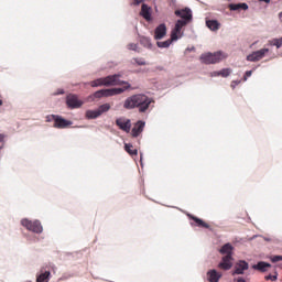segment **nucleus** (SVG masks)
Listing matches in <instances>:
<instances>
[{
    "instance_id": "obj_30",
    "label": "nucleus",
    "mask_w": 282,
    "mask_h": 282,
    "mask_svg": "<svg viewBox=\"0 0 282 282\" xmlns=\"http://www.w3.org/2000/svg\"><path fill=\"white\" fill-rule=\"evenodd\" d=\"M90 87H107L105 77H100L90 82Z\"/></svg>"
},
{
    "instance_id": "obj_54",
    "label": "nucleus",
    "mask_w": 282,
    "mask_h": 282,
    "mask_svg": "<svg viewBox=\"0 0 282 282\" xmlns=\"http://www.w3.org/2000/svg\"><path fill=\"white\" fill-rule=\"evenodd\" d=\"M26 282H32L31 280L26 281Z\"/></svg>"
},
{
    "instance_id": "obj_31",
    "label": "nucleus",
    "mask_w": 282,
    "mask_h": 282,
    "mask_svg": "<svg viewBox=\"0 0 282 282\" xmlns=\"http://www.w3.org/2000/svg\"><path fill=\"white\" fill-rule=\"evenodd\" d=\"M111 109V105L109 104H102L97 108V111H99V115L102 116V113H107Z\"/></svg>"
},
{
    "instance_id": "obj_52",
    "label": "nucleus",
    "mask_w": 282,
    "mask_h": 282,
    "mask_svg": "<svg viewBox=\"0 0 282 282\" xmlns=\"http://www.w3.org/2000/svg\"><path fill=\"white\" fill-rule=\"evenodd\" d=\"M61 279H67V276L64 275V276H62Z\"/></svg>"
},
{
    "instance_id": "obj_35",
    "label": "nucleus",
    "mask_w": 282,
    "mask_h": 282,
    "mask_svg": "<svg viewBox=\"0 0 282 282\" xmlns=\"http://www.w3.org/2000/svg\"><path fill=\"white\" fill-rule=\"evenodd\" d=\"M127 50H129L130 52H139L138 51V44H135V43H129L127 45Z\"/></svg>"
},
{
    "instance_id": "obj_38",
    "label": "nucleus",
    "mask_w": 282,
    "mask_h": 282,
    "mask_svg": "<svg viewBox=\"0 0 282 282\" xmlns=\"http://www.w3.org/2000/svg\"><path fill=\"white\" fill-rule=\"evenodd\" d=\"M279 261H282V256L281 254H276L271 257V262L272 263H279Z\"/></svg>"
},
{
    "instance_id": "obj_17",
    "label": "nucleus",
    "mask_w": 282,
    "mask_h": 282,
    "mask_svg": "<svg viewBox=\"0 0 282 282\" xmlns=\"http://www.w3.org/2000/svg\"><path fill=\"white\" fill-rule=\"evenodd\" d=\"M50 279H52V271L47 270L46 267H42L36 274V282H50Z\"/></svg>"
},
{
    "instance_id": "obj_26",
    "label": "nucleus",
    "mask_w": 282,
    "mask_h": 282,
    "mask_svg": "<svg viewBox=\"0 0 282 282\" xmlns=\"http://www.w3.org/2000/svg\"><path fill=\"white\" fill-rule=\"evenodd\" d=\"M250 7L246 2H239V3H230L229 10L231 12H237L238 10H249Z\"/></svg>"
},
{
    "instance_id": "obj_3",
    "label": "nucleus",
    "mask_w": 282,
    "mask_h": 282,
    "mask_svg": "<svg viewBox=\"0 0 282 282\" xmlns=\"http://www.w3.org/2000/svg\"><path fill=\"white\" fill-rule=\"evenodd\" d=\"M46 122H54V129H67V127H72V124H74V121L59 115H47Z\"/></svg>"
},
{
    "instance_id": "obj_40",
    "label": "nucleus",
    "mask_w": 282,
    "mask_h": 282,
    "mask_svg": "<svg viewBox=\"0 0 282 282\" xmlns=\"http://www.w3.org/2000/svg\"><path fill=\"white\" fill-rule=\"evenodd\" d=\"M64 94H65V89L58 88V89L53 94V96H63Z\"/></svg>"
},
{
    "instance_id": "obj_15",
    "label": "nucleus",
    "mask_w": 282,
    "mask_h": 282,
    "mask_svg": "<svg viewBox=\"0 0 282 282\" xmlns=\"http://www.w3.org/2000/svg\"><path fill=\"white\" fill-rule=\"evenodd\" d=\"M140 17L148 22L153 21V9L151 6L143 3L141 7Z\"/></svg>"
},
{
    "instance_id": "obj_43",
    "label": "nucleus",
    "mask_w": 282,
    "mask_h": 282,
    "mask_svg": "<svg viewBox=\"0 0 282 282\" xmlns=\"http://www.w3.org/2000/svg\"><path fill=\"white\" fill-rule=\"evenodd\" d=\"M186 52H195V46L187 47V48L185 50V54H186Z\"/></svg>"
},
{
    "instance_id": "obj_24",
    "label": "nucleus",
    "mask_w": 282,
    "mask_h": 282,
    "mask_svg": "<svg viewBox=\"0 0 282 282\" xmlns=\"http://www.w3.org/2000/svg\"><path fill=\"white\" fill-rule=\"evenodd\" d=\"M268 268H272V264L265 261H258L252 265V269L258 270V272H268Z\"/></svg>"
},
{
    "instance_id": "obj_46",
    "label": "nucleus",
    "mask_w": 282,
    "mask_h": 282,
    "mask_svg": "<svg viewBox=\"0 0 282 282\" xmlns=\"http://www.w3.org/2000/svg\"><path fill=\"white\" fill-rule=\"evenodd\" d=\"M260 3H270V0H258Z\"/></svg>"
},
{
    "instance_id": "obj_45",
    "label": "nucleus",
    "mask_w": 282,
    "mask_h": 282,
    "mask_svg": "<svg viewBox=\"0 0 282 282\" xmlns=\"http://www.w3.org/2000/svg\"><path fill=\"white\" fill-rule=\"evenodd\" d=\"M115 76H117V80H120V78H122V74L120 73L115 74Z\"/></svg>"
},
{
    "instance_id": "obj_10",
    "label": "nucleus",
    "mask_w": 282,
    "mask_h": 282,
    "mask_svg": "<svg viewBox=\"0 0 282 282\" xmlns=\"http://www.w3.org/2000/svg\"><path fill=\"white\" fill-rule=\"evenodd\" d=\"M119 85H123L122 87L108 88L109 95L111 96H120V94H124V91H129V89H133L131 84L127 80L121 82Z\"/></svg>"
},
{
    "instance_id": "obj_7",
    "label": "nucleus",
    "mask_w": 282,
    "mask_h": 282,
    "mask_svg": "<svg viewBox=\"0 0 282 282\" xmlns=\"http://www.w3.org/2000/svg\"><path fill=\"white\" fill-rule=\"evenodd\" d=\"M174 14L175 17L181 18L176 21H185L186 25H188L189 23H193V10L188 7H185L184 9L175 10Z\"/></svg>"
},
{
    "instance_id": "obj_4",
    "label": "nucleus",
    "mask_w": 282,
    "mask_h": 282,
    "mask_svg": "<svg viewBox=\"0 0 282 282\" xmlns=\"http://www.w3.org/2000/svg\"><path fill=\"white\" fill-rule=\"evenodd\" d=\"M20 224L29 232H34V235H42L43 232V224L39 219L30 220L29 218H22Z\"/></svg>"
},
{
    "instance_id": "obj_53",
    "label": "nucleus",
    "mask_w": 282,
    "mask_h": 282,
    "mask_svg": "<svg viewBox=\"0 0 282 282\" xmlns=\"http://www.w3.org/2000/svg\"><path fill=\"white\" fill-rule=\"evenodd\" d=\"M280 41H282V36L280 37Z\"/></svg>"
},
{
    "instance_id": "obj_42",
    "label": "nucleus",
    "mask_w": 282,
    "mask_h": 282,
    "mask_svg": "<svg viewBox=\"0 0 282 282\" xmlns=\"http://www.w3.org/2000/svg\"><path fill=\"white\" fill-rule=\"evenodd\" d=\"M140 3H144V0H133L132 6H140Z\"/></svg>"
},
{
    "instance_id": "obj_23",
    "label": "nucleus",
    "mask_w": 282,
    "mask_h": 282,
    "mask_svg": "<svg viewBox=\"0 0 282 282\" xmlns=\"http://www.w3.org/2000/svg\"><path fill=\"white\" fill-rule=\"evenodd\" d=\"M230 74H232V69L231 68H223L220 70H214L210 73V77L212 78H217L219 76H221V78H228V76H230Z\"/></svg>"
},
{
    "instance_id": "obj_16",
    "label": "nucleus",
    "mask_w": 282,
    "mask_h": 282,
    "mask_svg": "<svg viewBox=\"0 0 282 282\" xmlns=\"http://www.w3.org/2000/svg\"><path fill=\"white\" fill-rule=\"evenodd\" d=\"M144 127H147V121L138 120L131 129L132 138H140V134L144 131Z\"/></svg>"
},
{
    "instance_id": "obj_36",
    "label": "nucleus",
    "mask_w": 282,
    "mask_h": 282,
    "mask_svg": "<svg viewBox=\"0 0 282 282\" xmlns=\"http://www.w3.org/2000/svg\"><path fill=\"white\" fill-rule=\"evenodd\" d=\"M256 69H257V67H253L251 70H246L242 79L245 82L248 80V78H250V76H252V72H254Z\"/></svg>"
},
{
    "instance_id": "obj_2",
    "label": "nucleus",
    "mask_w": 282,
    "mask_h": 282,
    "mask_svg": "<svg viewBox=\"0 0 282 282\" xmlns=\"http://www.w3.org/2000/svg\"><path fill=\"white\" fill-rule=\"evenodd\" d=\"M198 59L202 65H217V63H221V61H224V52H205L200 54Z\"/></svg>"
},
{
    "instance_id": "obj_5",
    "label": "nucleus",
    "mask_w": 282,
    "mask_h": 282,
    "mask_svg": "<svg viewBox=\"0 0 282 282\" xmlns=\"http://www.w3.org/2000/svg\"><path fill=\"white\" fill-rule=\"evenodd\" d=\"M186 21L184 20H176L174 28L172 29L170 33V39L174 42L177 43L180 39L184 36V28H186Z\"/></svg>"
},
{
    "instance_id": "obj_39",
    "label": "nucleus",
    "mask_w": 282,
    "mask_h": 282,
    "mask_svg": "<svg viewBox=\"0 0 282 282\" xmlns=\"http://www.w3.org/2000/svg\"><path fill=\"white\" fill-rule=\"evenodd\" d=\"M238 85H241V79L232 80L230 87L231 89H237Z\"/></svg>"
},
{
    "instance_id": "obj_29",
    "label": "nucleus",
    "mask_w": 282,
    "mask_h": 282,
    "mask_svg": "<svg viewBox=\"0 0 282 282\" xmlns=\"http://www.w3.org/2000/svg\"><path fill=\"white\" fill-rule=\"evenodd\" d=\"M123 149L128 155H131V158H135L138 155V149H133L132 143H124Z\"/></svg>"
},
{
    "instance_id": "obj_22",
    "label": "nucleus",
    "mask_w": 282,
    "mask_h": 282,
    "mask_svg": "<svg viewBox=\"0 0 282 282\" xmlns=\"http://www.w3.org/2000/svg\"><path fill=\"white\" fill-rule=\"evenodd\" d=\"M106 80V87H118L123 80L118 79L117 75H108L105 77Z\"/></svg>"
},
{
    "instance_id": "obj_19",
    "label": "nucleus",
    "mask_w": 282,
    "mask_h": 282,
    "mask_svg": "<svg viewBox=\"0 0 282 282\" xmlns=\"http://www.w3.org/2000/svg\"><path fill=\"white\" fill-rule=\"evenodd\" d=\"M221 276H224V274L217 269H209L206 272V278L208 282H219L221 280Z\"/></svg>"
},
{
    "instance_id": "obj_34",
    "label": "nucleus",
    "mask_w": 282,
    "mask_h": 282,
    "mask_svg": "<svg viewBox=\"0 0 282 282\" xmlns=\"http://www.w3.org/2000/svg\"><path fill=\"white\" fill-rule=\"evenodd\" d=\"M265 281H278L279 280V272L274 271V274H268L264 276Z\"/></svg>"
},
{
    "instance_id": "obj_6",
    "label": "nucleus",
    "mask_w": 282,
    "mask_h": 282,
    "mask_svg": "<svg viewBox=\"0 0 282 282\" xmlns=\"http://www.w3.org/2000/svg\"><path fill=\"white\" fill-rule=\"evenodd\" d=\"M65 104L67 109L74 110V109H80L85 105V101L78 97L76 94L69 93L66 95Z\"/></svg>"
},
{
    "instance_id": "obj_51",
    "label": "nucleus",
    "mask_w": 282,
    "mask_h": 282,
    "mask_svg": "<svg viewBox=\"0 0 282 282\" xmlns=\"http://www.w3.org/2000/svg\"><path fill=\"white\" fill-rule=\"evenodd\" d=\"M135 74H140V70H135Z\"/></svg>"
},
{
    "instance_id": "obj_13",
    "label": "nucleus",
    "mask_w": 282,
    "mask_h": 282,
    "mask_svg": "<svg viewBox=\"0 0 282 282\" xmlns=\"http://www.w3.org/2000/svg\"><path fill=\"white\" fill-rule=\"evenodd\" d=\"M188 219H191L194 223H191V226H196V228H206L207 230H213L210 228V225L208 223H205L204 219L193 215V214H187Z\"/></svg>"
},
{
    "instance_id": "obj_11",
    "label": "nucleus",
    "mask_w": 282,
    "mask_h": 282,
    "mask_svg": "<svg viewBox=\"0 0 282 282\" xmlns=\"http://www.w3.org/2000/svg\"><path fill=\"white\" fill-rule=\"evenodd\" d=\"M235 257H227L223 256L217 268L219 270H224L225 272H228V270H232Z\"/></svg>"
},
{
    "instance_id": "obj_9",
    "label": "nucleus",
    "mask_w": 282,
    "mask_h": 282,
    "mask_svg": "<svg viewBox=\"0 0 282 282\" xmlns=\"http://www.w3.org/2000/svg\"><path fill=\"white\" fill-rule=\"evenodd\" d=\"M250 264L246 260H238L234 265L231 271V276H237V274H246V270H249Z\"/></svg>"
},
{
    "instance_id": "obj_18",
    "label": "nucleus",
    "mask_w": 282,
    "mask_h": 282,
    "mask_svg": "<svg viewBox=\"0 0 282 282\" xmlns=\"http://www.w3.org/2000/svg\"><path fill=\"white\" fill-rule=\"evenodd\" d=\"M218 252L223 254V257H235V247L232 243L227 242L218 249Z\"/></svg>"
},
{
    "instance_id": "obj_48",
    "label": "nucleus",
    "mask_w": 282,
    "mask_h": 282,
    "mask_svg": "<svg viewBox=\"0 0 282 282\" xmlns=\"http://www.w3.org/2000/svg\"><path fill=\"white\" fill-rule=\"evenodd\" d=\"M279 19H282V11L279 13Z\"/></svg>"
},
{
    "instance_id": "obj_44",
    "label": "nucleus",
    "mask_w": 282,
    "mask_h": 282,
    "mask_svg": "<svg viewBox=\"0 0 282 282\" xmlns=\"http://www.w3.org/2000/svg\"><path fill=\"white\" fill-rule=\"evenodd\" d=\"M262 239H264V240L268 241V242L272 241V238L265 237V236H262Z\"/></svg>"
},
{
    "instance_id": "obj_37",
    "label": "nucleus",
    "mask_w": 282,
    "mask_h": 282,
    "mask_svg": "<svg viewBox=\"0 0 282 282\" xmlns=\"http://www.w3.org/2000/svg\"><path fill=\"white\" fill-rule=\"evenodd\" d=\"M6 147V134L0 133V151Z\"/></svg>"
},
{
    "instance_id": "obj_50",
    "label": "nucleus",
    "mask_w": 282,
    "mask_h": 282,
    "mask_svg": "<svg viewBox=\"0 0 282 282\" xmlns=\"http://www.w3.org/2000/svg\"><path fill=\"white\" fill-rule=\"evenodd\" d=\"M170 1H172V3H176V1H175V0H170Z\"/></svg>"
},
{
    "instance_id": "obj_27",
    "label": "nucleus",
    "mask_w": 282,
    "mask_h": 282,
    "mask_svg": "<svg viewBox=\"0 0 282 282\" xmlns=\"http://www.w3.org/2000/svg\"><path fill=\"white\" fill-rule=\"evenodd\" d=\"M85 118L86 120H98V118H100V112L98 111V109H88L85 112Z\"/></svg>"
},
{
    "instance_id": "obj_41",
    "label": "nucleus",
    "mask_w": 282,
    "mask_h": 282,
    "mask_svg": "<svg viewBox=\"0 0 282 282\" xmlns=\"http://www.w3.org/2000/svg\"><path fill=\"white\" fill-rule=\"evenodd\" d=\"M144 158V153L143 152H140V164H141V167L144 169V162L142 161Z\"/></svg>"
},
{
    "instance_id": "obj_12",
    "label": "nucleus",
    "mask_w": 282,
    "mask_h": 282,
    "mask_svg": "<svg viewBox=\"0 0 282 282\" xmlns=\"http://www.w3.org/2000/svg\"><path fill=\"white\" fill-rule=\"evenodd\" d=\"M115 122L120 129V131H124V133H131V119L119 117L116 119Z\"/></svg>"
},
{
    "instance_id": "obj_33",
    "label": "nucleus",
    "mask_w": 282,
    "mask_h": 282,
    "mask_svg": "<svg viewBox=\"0 0 282 282\" xmlns=\"http://www.w3.org/2000/svg\"><path fill=\"white\" fill-rule=\"evenodd\" d=\"M271 45H273L274 47H276V50H281V46H282L281 37H280V39L274 37V39L271 41Z\"/></svg>"
},
{
    "instance_id": "obj_1",
    "label": "nucleus",
    "mask_w": 282,
    "mask_h": 282,
    "mask_svg": "<svg viewBox=\"0 0 282 282\" xmlns=\"http://www.w3.org/2000/svg\"><path fill=\"white\" fill-rule=\"evenodd\" d=\"M153 101V98L144 94H134L126 98L123 102V109H138L139 113H147V111H149V107H151V104Z\"/></svg>"
},
{
    "instance_id": "obj_14",
    "label": "nucleus",
    "mask_w": 282,
    "mask_h": 282,
    "mask_svg": "<svg viewBox=\"0 0 282 282\" xmlns=\"http://www.w3.org/2000/svg\"><path fill=\"white\" fill-rule=\"evenodd\" d=\"M169 29L166 28V23H160L155 29H154V35L153 39L154 41H162L166 36Z\"/></svg>"
},
{
    "instance_id": "obj_49",
    "label": "nucleus",
    "mask_w": 282,
    "mask_h": 282,
    "mask_svg": "<svg viewBox=\"0 0 282 282\" xmlns=\"http://www.w3.org/2000/svg\"><path fill=\"white\" fill-rule=\"evenodd\" d=\"M1 105H3V100L0 99V107H1Z\"/></svg>"
},
{
    "instance_id": "obj_21",
    "label": "nucleus",
    "mask_w": 282,
    "mask_h": 282,
    "mask_svg": "<svg viewBox=\"0 0 282 282\" xmlns=\"http://www.w3.org/2000/svg\"><path fill=\"white\" fill-rule=\"evenodd\" d=\"M89 100H100V98H110L109 95V88H104V89H99L97 91H95L94 94L89 95Z\"/></svg>"
},
{
    "instance_id": "obj_25",
    "label": "nucleus",
    "mask_w": 282,
    "mask_h": 282,
    "mask_svg": "<svg viewBox=\"0 0 282 282\" xmlns=\"http://www.w3.org/2000/svg\"><path fill=\"white\" fill-rule=\"evenodd\" d=\"M205 23H206V28H208V30H210L212 32H217V30L221 28V23H219V20L209 19V20H206Z\"/></svg>"
},
{
    "instance_id": "obj_32",
    "label": "nucleus",
    "mask_w": 282,
    "mask_h": 282,
    "mask_svg": "<svg viewBox=\"0 0 282 282\" xmlns=\"http://www.w3.org/2000/svg\"><path fill=\"white\" fill-rule=\"evenodd\" d=\"M132 61L134 63L131 62V65H139V66L147 65V61H144V58L142 57H133Z\"/></svg>"
},
{
    "instance_id": "obj_20",
    "label": "nucleus",
    "mask_w": 282,
    "mask_h": 282,
    "mask_svg": "<svg viewBox=\"0 0 282 282\" xmlns=\"http://www.w3.org/2000/svg\"><path fill=\"white\" fill-rule=\"evenodd\" d=\"M138 42L140 43V45L142 47H144L145 50H150L153 51V42L151 40L150 36H145V35H138Z\"/></svg>"
},
{
    "instance_id": "obj_8",
    "label": "nucleus",
    "mask_w": 282,
    "mask_h": 282,
    "mask_svg": "<svg viewBox=\"0 0 282 282\" xmlns=\"http://www.w3.org/2000/svg\"><path fill=\"white\" fill-rule=\"evenodd\" d=\"M268 52H270V48L268 47L253 51L249 55H247L246 61H248L249 63H258V61L265 58V54H268Z\"/></svg>"
},
{
    "instance_id": "obj_28",
    "label": "nucleus",
    "mask_w": 282,
    "mask_h": 282,
    "mask_svg": "<svg viewBox=\"0 0 282 282\" xmlns=\"http://www.w3.org/2000/svg\"><path fill=\"white\" fill-rule=\"evenodd\" d=\"M173 43L175 42L171 37L165 41L156 40V47H159L160 50H169V47H171Z\"/></svg>"
},
{
    "instance_id": "obj_47",
    "label": "nucleus",
    "mask_w": 282,
    "mask_h": 282,
    "mask_svg": "<svg viewBox=\"0 0 282 282\" xmlns=\"http://www.w3.org/2000/svg\"><path fill=\"white\" fill-rule=\"evenodd\" d=\"M257 237H262V236L254 235V236L251 238V240H252V239H257Z\"/></svg>"
}]
</instances>
